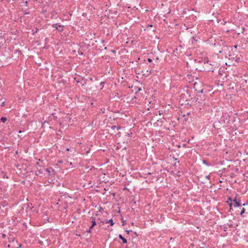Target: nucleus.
Returning a JSON list of instances; mask_svg holds the SVG:
<instances>
[{"mask_svg": "<svg viewBox=\"0 0 248 248\" xmlns=\"http://www.w3.org/2000/svg\"><path fill=\"white\" fill-rule=\"evenodd\" d=\"M233 202H234V207H239L241 206V205L240 203V200L239 199H237L236 197H235V198L233 200Z\"/></svg>", "mask_w": 248, "mask_h": 248, "instance_id": "1", "label": "nucleus"}, {"mask_svg": "<svg viewBox=\"0 0 248 248\" xmlns=\"http://www.w3.org/2000/svg\"><path fill=\"white\" fill-rule=\"evenodd\" d=\"M119 238L123 241V243L125 244L127 243V240L121 234L119 235Z\"/></svg>", "mask_w": 248, "mask_h": 248, "instance_id": "2", "label": "nucleus"}, {"mask_svg": "<svg viewBox=\"0 0 248 248\" xmlns=\"http://www.w3.org/2000/svg\"><path fill=\"white\" fill-rule=\"evenodd\" d=\"M92 226L90 227V229H92L95 225H96V221L95 220V219L93 218H92Z\"/></svg>", "mask_w": 248, "mask_h": 248, "instance_id": "3", "label": "nucleus"}, {"mask_svg": "<svg viewBox=\"0 0 248 248\" xmlns=\"http://www.w3.org/2000/svg\"><path fill=\"white\" fill-rule=\"evenodd\" d=\"M112 129L115 130L117 129V130H119L121 129L120 126L114 125L111 127Z\"/></svg>", "mask_w": 248, "mask_h": 248, "instance_id": "4", "label": "nucleus"}, {"mask_svg": "<svg viewBox=\"0 0 248 248\" xmlns=\"http://www.w3.org/2000/svg\"><path fill=\"white\" fill-rule=\"evenodd\" d=\"M107 223H110V225L111 226L113 225L114 223L113 222V220L112 219H110L109 220H108V221H107L106 222Z\"/></svg>", "mask_w": 248, "mask_h": 248, "instance_id": "5", "label": "nucleus"}, {"mask_svg": "<svg viewBox=\"0 0 248 248\" xmlns=\"http://www.w3.org/2000/svg\"><path fill=\"white\" fill-rule=\"evenodd\" d=\"M245 209L244 208H242L241 209V211L240 212V215L243 216V214L245 213Z\"/></svg>", "mask_w": 248, "mask_h": 248, "instance_id": "6", "label": "nucleus"}, {"mask_svg": "<svg viewBox=\"0 0 248 248\" xmlns=\"http://www.w3.org/2000/svg\"><path fill=\"white\" fill-rule=\"evenodd\" d=\"M0 120L2 122L4 123L7 120V118L6 117H1Z\"/></svg>", "mask_w": 248, "mask_h": 248, "instance_id": "7", "label": "nucleus"}, {"mask_svg": "<svg viewBox=\"0 0 248 248\" xmlns=\"http://www.w3.org/2000/svg\"><path fill=\"white\" fill-rule=\"evenodd\" d=\"M203 163L205 164L207 166H209L210 165L208 163V162L205 160H203V161H202Z\"/></svg>", "mask_w": 248, "mask_h": 248, "instance_id": "8", "label": "nucleus"}, {"mask_svg": "<svg viewBox=\"0 0 248 248\" xmlns=\"http://www.w3.org/2000/svg\"><path fill=\"white\" fill-rule=\"evenodd\" d=\"M72 150L74 151V149H71V148H66V151H70V152H72Z\"/></svg>", "mask_w": 248, "mask_h": 248, "instance_id": "9", "label": "nucleus"}, {"mask_svg": "<svg viewBox=\"0 0 248 248\" xmlns=\"http://www.w3.org/2000/svg\"><path fill=\"white\" fill-rule=\"evenodd\" d=\"M232 199H231V198H229L228 199V201H227V203H229V202H232Z\"/></svg>", "mask_w": 248, "mask_h": 248, "instance_id": "10", "label": "nucleus"}, {"mask_svg": "<svg viewBox=\"0 0 248 248\" xmlns=\"http://www.w3.org/2000/svg\"><path fill=\"white\" fill-rule=\"evenodd\" d=\"M148 62H152V60L151 59H148Z\"/></svg>", "mask_w": 248, "mask_h": 248, "instance_id": "11", "label": "nucleus"}, {"mask_svg": "<svg viewBox=\"0 0 248 248\" xmlns=\"http://www.w3.org/2000/svg\"><path fill=\"white\" fill-rule=\"evenodd\" d=\"M205 178H206L207 179H208V180H209V178H210L209 175H206V176H205Z\"/></svg>", "mask_w": 248, "mask_h": 248, "instance_id": "12", "label": "nucleus"}, {"mask_svg": "<svg viewBox=\"0 0 248 248\" xmlns=\"http://www.w3.org/2000/svg\"><path fill=\"white\" fill-rule=\"evenodd\" d=\"M71 155H72L71 154H69V155H67L66 156L67 157H69L71 156Z\"/></svg>", "mask_w": 248, "mask_h": 248, "instance_id": "13", "label": "nucleus"}, {"mask_svg": "<svg viewBox=\"0 0 248 248\" xmlns=\"http://www.w3.org/2000/svg\"><path fill=\"white\" fill-rule=\"evenodd\" d=\"M229 206H230V207H232V203H229Z\"/></svg>", "mask_w": 248, "mask_h": 248, "instance_id": "14", "label": "nucleus"}, {"mask_svg": "<svg viewBox=\"0 0 248 248\" xmlns=\"http://www.w3.org/2000/svg\"><path fill=\"white\" fill-rule=\"evenodd\" d=\"M91 229H90H90H89V230L87 231V232H88V233H90V232H91Z\"/></svg>", "mask_w": 248, "mask_h": 248, "instance_id": "15", "label": "nucleus"}, {"mask_svg": "<svg viewBox=\"0 0 248 248\" xmlns=\"http://www.w3.org/2000/svg\"><path fill=\"white\" fill-rule=\"evenodd\" d=\"M56 25H53V26H54L55 28H56V29H58V28H57V27H56Z\"/></svg>", "mask_w": 248, "mask_h": 248, "instance_id": "16", "label": "nucleus"}, {"mask_svg": "<svg viewBox=\"0 0 248 248\" xmlns=\"http://www.w3.org/2000/svg\"><path fill=\"white\" fill-rule=\"evenodd\" d=\"M2 236L3 238H4L5 237V234H3Z\"/></svg>", "mask_w": 248, "mask_h": 248, "instance_id": "17", "label": "nucleus"}, {"mask_svg": "<svg viewBox=\"0 0 248 248\" xmlns=\"http://www.w3.org/2000/svg\"><path fill=\"white\" fill-rule=\"evenodd\" d=\"M200 248H207L206 246L200 247Z\"/></svg>", "mask_w": 248, "mask_h": 248, "instance_id": "18", "label": "nucleus"}, {"mask_svg": "<svg viewBox=\"0 0 248 248\" xmlns=\"http://www.w3.org/2000/svg\"><path fill=\"white\" fill-rule=\"evenodd\" d=\"M45 123L42 124V127H44V126H45Z\"/></svg>", "mask_w": 248, "mask_h": 248, "instance_id": "19", "label": "nucleus"}, {"mask_svg": "<svg viewBox=\"0 0 248 248\" xmlns=\"http://www.w3.org/2000/svg\"><path fill=\"white\" fill-rule=\"evenodd\" d=\"M46 170L47 171H48V172H49V170H48V169H46Z\"/></svg>", "mask_w": 248, "mask_h": 248, "instance_id": "20", "label": "nucleus"}, {"mask_svg": "<svg viewBox=\"0 0 248 248\" xmlns=\"http://www.w3.org/2000/svg\"><path fill=\"white\" fill-rule=\"evenodd\" d=\"M234 47L235 48H236L237 47V45H235Z\"/></svg>", "mask_w": 248, "mask_h": 248, "instance_id": "21", "label": "nucleus"}, {"mask_svg": "<svg viewBox=\"0 0 248 248\" xmlns=\"http://www.w3.org/2000/svg\"><path fill=\"white\" fill-rule=\"evenodd\" d=\"M4 105V102H2V106H3Z\"/></svg>", "mask_w": 248, "mask_h": 248, "instance_id": "22", "label": "nucleus"}, {"mask_svg": "<svg viewBox=\"0 0 248 248\" xmlns=\"http://www.w3.org/2000/svg\"><path fill=\"white\" fill-rule=\"evenodd\" d=\"M126 232H127V233L128 234L129 233V232H130V231L129 230V231H127Z\"/></svg>", "mask_w": 248, "mask_h": 248, "instance_id": "23", "label": "nucleus"}, {"mask_svg": "<svg viewBox=\"0 0 248 248\" xmlns=\"http://www.w3.org/2000/svg\"><path fill=\"white\" fill-rule=\"evenodd\" d=\"M222 52V50H219V53H221Z\"/></svg>", "mask_w": 248, "mask_h": 248, "instance_id": "24", "label": "nucleus"}, {"mask_svg": "<svg viewBox=\"0 0 248 248\" xmlns=\"http://www.w3.org/2000/svg\"><path fill=\"white\" fill-rule=\"evenodd\" d=\"M247 204H245V203H243V206H245V205H246Z\"/></svg>", "mask_w": 248, "mask_h": 248, "instance_id": "25", "label": "nucleus"}, {"mask_svg": "<svg viewBox=\"0 0 248 248\" xmlns=\"http://www.w3.org/2000/svg\"><path fill=\"white\" fill-rule=\"evenodd\" d=\"M21 132H21V131H19V133H21Z\"/></svg>", "mask_w": 248, "mask_h": 248, "instance_id": "26", "label": "nucleus"}, {"mask_svg": "<svg viewBox=\"0 0 248 248\" xmlns=\"http://www.w3.org/2000/svg\"><path fill=\"white\" fill-rule=\"evenodd\" d=\"M138 90H139V91H140V90H141V89H140V88H139Z\"/></svg>", "mask_w": 248, "mask_h": 248, "instance_id": "27", "label": "nucleus"}]
</instances>
